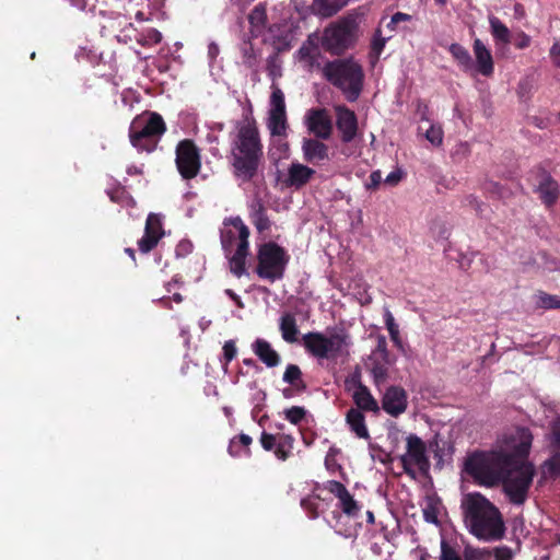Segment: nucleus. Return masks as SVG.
<instances>
[{
    "label": "nucleus",
    "instance_id": "72a5a7b5",
    "mask_svg": "<svg viewBox=\"0 0 560 560\" xmlns=\"http://www.w3.org/2000/svg\"><path fill=\"white\" fill-rule=\"evenodd\" d=\"M295 439L291 434L278 433V443L275 448V456L280 460H287L294 447Z\"/></svg>",
    "mask_w": 560,
    "mask_h": 560
},
{
    "label": "nucleus",
    "instance_id": "58836bf2",
    "mask_svg": "<svg viewBox=\"0 0 560 560\" xmlns=\"http://www.w3.org/2000/svg\"><path fill=\"white\" fill-rule=\"evenodd\" d=\"M271 89H272V92L270 95L269 112L287 113L284 94H283L282 90L275 84H272Z\"/></svg>",
    "mask_w": 560,
    "mask_h": 560
},
{
    "label": "nucleus",
    "instance_id": "0e129e2a",
    "mask_svg": "<svg viewBox=\"0 0 560 560\" xmlns=\"http://www.w3.org/2000/svg\"><path fill=\"white\" fill-rule=\"evenodd\" d=\"M550 58L553 65L560 68V43H555L550 48Z\"/></svg>",
    "mask_w": 560,
    "mask_h": 560
},
{
    "label": "nucleus",
    "instance_id": "9b49d317",
    "mask_svg": "<svg viewBox=\"0 0 560 560\" xmlns=\"http://www.w3.org/2000/svg\"><path fill=\"white\" fill-rule=\"evenodd\" d=\"M175 154V163L180 176L186 180L195 178L201 168V155L194 140H180L176 145Z\"/></svg>",
    "mask_w": 560,
    "mask_h": 560
},
{
    "label": "nucleus",
    "instance_id": "774afa93",
    "mask_svg": "<svg viewBox=\"0 0 560 560\" xmlns=\"http://www.w3.org/2000/svg\"><path fill=\"white\" fill-rule=\"evenodd\" d=\"M225 294L232 300L235 302V304L240 307V308H243L244 307V304L241 300V298L232 290V289H226L225 290Z\"/></svg>",
    "mask_w": 560,
    "mask_h": 560
},
{
    "label": "nucleus",
    "instance_id": "79ce46f5",
    "mask_svg": "<svg viewBox=\"0 0 560 560\" xmlns=\"http://www.w3.org/2000/svg\"><path fill=\"white\" fill-rule=\"evenodd\" d=\"M384 318H385V325L389 332L392 341L396 346L400 347L401 339H400V335H399V329H398V325L395 323V318H394L393 314L389 311H386Z\"/></svg>",
    "mask_w": 560,
    "mask_h": 560
},
{
    "label": "nucleus",
    "instance_id": "2f4dec72",
    "mask_svg": "<svg viewBox=\"0 0 560 560\" xmlns=\"http://www.w3.org/2000/svg\"><path fill=\"white\" fill-rule=\"evenodd\" d=\"M448 52L456 60L458 67L464 71L472 68L474 62L471 56L466 47L458 43H453L448 46Z\"/></svg>",
    "mask_w": 560,
    "mask_h": 560
},
{
    "label": "nucleus",
    "instance_id": "f8f14e48",
    "mask_svg": "<svg viewBox=\"0 0 560 560\" xmlns=\"http://www.w3.org/2000/svg\"><path fill=\"white\" fill-rule=\"evenodd\" d=\"M325 489L338 499V506L350 518H357L361 514L363 505L348 491L346 486L337 480H328Z\"/></svg>",
    "mask_w": 560,
    "mask_h": 560
},
{
    "label": "nucleus",
    "instance_id": "338daca9",
    "mask_svg": "<svg viewBox=\"0 0 560 560\" xmlns=\"http://www.w3.org/2000/svg\"><path fill=\"white\" fill-rule=\"evenodd\" d=\"M370 180H371V183L368 185V188H376L382 180L381 172L380 171L372 172L370 175Z\"/></svg>",
    "mask_w": 560,
    "mask_h": 560
},
{
    "label": "nucleus",
    "instance_id": "13d9d810",
    "mask_svg": "<svg viewBox=\"0 0 560 560\" xmlns=\"http://www.w3.org/2000/svg\"><path fill=\"white\" fill-rule=\"evenodd\" d=\"M400 463H401V466H402V469L408 475V476H411V477H415V470L412 469V460L405 454V455H401L400 456Z\"/></svg>",
    "mask_w": 560,
    "mask_h": 560
},
{
    "label": "nucleus",
    "instance_id": "2eb2a0df",
    "mask_svg": "<svg viewBox=\"0 0 560 560\" xmlns=\"http://www.w3.org/2000/svg\"><path fill=\"white\" fill-rule=\"evenodd\" d=\"M163 235L164 230L161 215L150 213L145 221L144 234L138 242L139 250L144 254L151 252Z\"/></svg>",
    "mask_w": 560,
    "mask_h": 560
},
{
    "label": "nucleus",
    "instance_id": "e433bc0d",
    "mask_svg": "<svg viewBox=\"0 0 560 560\" xmlns=\"http://www.w3.org/2000/svg\"><path fill=\"white\" fill-rule=\"evenodd\" d=\"M107 196L109 197L110 201L120 206H130L135 202L127 189L120 185H115L108 189Z\"/></svg>",
    "mask_w": 560,
    "mask_h": 560
},
{
    "label": "nucleus",
    "instance_id": "c756f323",
    "mask_svg": "<svg viewBox=\"0 0 560 560\" xmlns=\"http://www.w3.org/2000/svg\"><path fill=\"white\" fill-rule=\"evenodd\" d=\"M252 442V438L247 434L236 435L230 441L228 452L232 457L250 456L249 445Z\"/></svg>",
    "mask_w": 560,
    "mask_h": 560
},
{
    "label": "nucleus",
    "instance_id": "dca6fc26",
    "mask_svg": "<svg viewBox=\"0 0 560 560\" xmlns=\"http://www.w3.org/2000/svg\"><path fill=\"white\" fill-rule=\"evenodd\" d=\"M534 191L538 194L546 208H552L560 195L558 182L544 170H540L537 174V184Z\"/></svg>",
    "mask_w": 560,
    "mask_h": 560
},
{
    "label": "nucleus",
    "instance_id": "9d476101",
    "mask_svg": "<svg viewBox=\"0 0 560 560\" xmlns=\"http://www.w3.org/2000/svg\"><path fill=\"white\" fill-rule=\"evenodd\" d=\"M470 525H504L499 510L481 494H471L466 504Z\"/></svg>",
    "mask_w": 560,
    "mask_h": 560
},
{
    "label": "nucleus",
    "instance_id": "ea45409f",
    "mask_svg": "<svg viewBox=\"0 0 560 560\" xmlns=\"http://www.w3.org/2000/svg\"><path fill=\"white\" fill-rule=\"evenodd\" d=\"M547 440L549 450H560V416L549 423Z\"/></svg>",
    "mask_w": 560,
    "mask_h": 560
},
{
    "label": "nucleus",
    "instance_id": "a19ab883",
    "mask_svg": "<svg viewBox=\"0 0 560 560\" xmlns=\"http://www.w3.org/2000/svg\"><path fill=\"white\" fill-rule=\"evenodd\" d=\"M536 304L538 307L544 310H557L560 308V296L540 291L537 294Z\"/></svg>",
    "mask_w": 560,
    "mask_h": 560
},
{
    "label": "nucleus",
    "instance_id": "c03bdc74",
    "mask_svg": "<svg viewBox=\"0 0 560 560\" xmlns=\"http://www.w3.org/2000/svg\"><path fill=\"white\" fill-rule=\"evenodd\" d=\"M425 138L433 145H441L443 142V129L439 125L430 124L429 128L425 130Z\"/></svg>",
    "mask_w": 560,
    "mask_h": 560
},
{
    "label": "nucleus",
    "instance_id": "8fccbe9b",
    "mask_svg": "<svg viewBox=\"0 0 560 560\" xmlns=\"http://www.w3.org/2000/svg\"><path fill=\"white\" fill-rule=\"evenodd\" d=\"M301 506L306 511L311 518L318 516V502L316 498H304L301 501Z\"/></svg>",
    "mask_w": 560,
    "mask_h": 560
},
{
    "label": "nucleus",
    "instance_id": "6ab92c4d",
    "mask_svg": "<svg viewBox=\"0 0 560 560\" xmlns=\"http://www.w3.org/2000/svg\"><path fill=\"white\" fill-rule=\"evenodd\" d=\"M472 51L475 56L474 68L479 74L490 78L494 72V61L491 50L483 44L480 38H475L472 43Z\"/></svg>",
    "mask_w": 560,
    "mask_h": 560
},
{
    "label": "nucleus",
    "instance_id": "c9c22d12",
    "mask_svg": "<svg viewBox=\"0 0 560 560\" xmlns=\"http://www.w3.org/2000/svg\"><path fill=\"white\" fill-rule=\"evenodd\" d=\"M542 469L550 479H560V450H550V457L544 462Z\"/></svg>",
    "mask_w": 560,
    "mask_h": 560
},
{
    "label": "nucleus",
    "instance_id": "6e6d98bb",
    "mask_svg": "<svg viewBox=\"0 0 560 560\" xmlns=\"http://www.w3.org/2000/svg\"><path fill=\"white\" fill-rule=\"evenodd\" d=\"M532 38L525 32L521 31L513 36V44L517 49H525L529 47Z\"/></svg>",
    "mask_w": 560,
    "mask_h": 560
},
{
    "label": "nucleus",
    "instance_id": "a878e982",
    "mask_svg": "<svg viewBox=\"0 0 560 560\" xmlns=\"http://www.w3.org/2000/svg\"><path fill=\"white\" fill-rule=\"evenodd\" d=\"M279 330L281 332L282 339L285 342H296L300 330L296 324L295 316L288 312L283 313L279 319Z\"/></svg>",
    "mask_w": 560,
    "mask_h": 560
},
{
    "label": "nucleus",
    "instance_id": "423d86ee",
    "mask_svg": "<svg viewBox=\"0 0 560 560\" xmlns=\"http://www.w3.org/2000/svg\"><path fill=\"white\" fill-rule=\"evenodd\" d=\"M165 132L166 124L163 117L159 113L145 110L131 120L128 137L138 152L152 153Z\"/></svg>",
    "mask_w": 560,
    "mask_h": 560
},
{
    "label": "nucleus",
    "instance_id": "39448f33",
    "mask_svg": "<svg viewBox=\"0 0 560 560\" xmlns=\"http://www.w3.org/2000/svg\"><path fill=\"white\" fill-rule=\"evenodd\" d=\"M224 226H232L235 231L222 230L221 244L226 256H230L231 272L237 278L242 277L246 271V257L249 249V229L241 217H231L224 219Z\"/></svg>",
    "mask_w": 560,
    "mask_h": 560
},
{
    "label": "nucleus",
    "instance_id": "20e7f679",
    "mask_svg": "<svg viewBox=\"0 0 560 560\" xmlns=\"http://www.w3.org/2000/svg\"><path fill=\"white\" fill-rule=\"evenodd\" d=\"M514 465L511 452H476L467 457L465 471L479 485L495 486L500 483L505 467Z\"/></svg>",
    "mask_w": 560,
    "mask_h": 560
},
{
    "label": "nucleus",
    "instance_id": "bf43d9fd",
    "mask_svg": "<svg viewBox=\"0 0 560 560\" xmlns=\"http://www.w3.org/2000/svg\"><path fill=\"white\" fill-rule=\"evenodd\" d=\"M400 463H401V466H402V469L408 475V476H411V477H415V470L412 469V460L405 454V455H401L400 456Z\"/></svg>",
    "mask_w": 560,
    "mask_h": 560
},
{
    "label": "nucleus",
    "instance_id": "a18cd8bd",
    "mask_svg": "<svg viewBox=\"0 0 560 560\" xmlns=\"http://www.w3.org/2000/svg\"><path fill=\"white\" fill-rule=\"evenodd\" d=\"M386 38L382 36L381 30L377 28L371 43V55H373L375 59H378V57L381 56L382 51L384 50Z\"/></svg>",
    "mask_w": 560,
    "mask_h": 560
},
{
    "label": "nucleus",
    "instance_id": "f704fd0d",
    "mask_svg": "<svg viewBox=\"0 0 560 560\" xmlns=\"http://www.w3.org/2000/svg\"><path fill=\"white\" fill-rule=\"evenodd\" d=\"M506 527H469L470 533L487 541L500 540L504 537Z\"/></svg>",
    "mask_w": 560,
    "mask_h": 560
},
{
    "label": "nucleus",
    "instance_id": "09e8293b",
    "mask_svg": "<svg viewBox=\"0 0 560 560\" xmlns=\"http://www.w3.org/2000/svg\"><path fill=\"white\" fill-rule=\"evenodd\" d=\"M440 560H463L458 552L444 539L441 541Z\"/></svg>",
    "mask_w": 560,
    "mask_h": 560
},
{
    "label": "nucleus",
    "instance_id": "69168bd1",
    "mask_svg": "<svg viewBox=\"0 0 560 560\" xmlns=\"http://www.w3.org/2000/svg\"><path fill=\"white\" fill-rule=\"evenodd\" d=\"M410 20H411V15H409L407 13H402V12H396L395 14L392 15L390 24H398L400 22L410 21Z\"/></svg>",
    "mask_w": 560,
    "mask_h": 560
},
{
    "label": "nucleus",
    "instance_id": "4d7b16f0",
    "mask_svg": "<svg viewBox=\"0 0 560 560\" xmlns=\"http://www.w3.org/2000/svg\"><path fill=\"white\" fill-rule=\"evenodd\" d=\"M497 560H512V551L509 547H499L494 549Z\"/></svg>",
    "mask_w": 560,
    "mask_h": 560
},
{
    "label": "nucleus",
    "instance_id": "f3484780",
    "mask_svg": "<svg viewBox=\"0 0 560 560\" xmlns=\"http://www.w3.org/2000/svg\"><path fill=\"white\" fill-rule=\"evenodd\" d=\"M351 383L354 387L351 395L354 404L353 408L360 409L363 412H373L378 415L381 411L378 401L374 398L370 388L361 382L360 376H353L351 378Z\"/></svg>",
    "mask_w": 560,
    "mask_h": 560
},
{
    "label": "nucleus",
    "instance_id": "4be33fe9",
    "mask_svg": "<svg viewBox=\"0 0 560 560\" xmlns=\"http://www.w3.org/2000/svg\"><path fill=\"white\" fill-rule=\"evenodd\" d=\"M315 173L316 172L314 168L298 162H293L288 170V176L285 179L287 186L301 189L310 183Z\"/></svg>",
    "mask_w": 560,
    "mask_h": 560
},
{
    "label": "nucleus",
    "instance_id": "603ef678",
    "mask_svg": "<svg viewBox=\"0 0 560 560\" xmlns=\"http://www.w3.org/2000/svg\"><path fill=\"white\" fill-rule=\"evenodd\" d=\"M260 444H261V447L265 450V451H273L275 452V448L277 447V443H278V434H271V433H268L266 431H264L260 435Z\"/></svg>",
    "mask_w": 560,
    "mask_h": 560
},
{
    "label": "nucleus",
    "instance_id": "a211bd4d",
    "mask_svg": "<svg viewBox=\"0 0 560 560\" xmlns=\"http://www.w3.org/2000/svg\"><path fill=\"white\" fill-rule=\"evenodd\" d=\"M408 406V396L406 390L400 386H389L383 397H382V406L386 413L392 417H399L402 415Z\"/></svg>",
    "mask_w": 560,
    "mask_h": 560
},
{
    "label": "nucleus",
    "instance_id": "473e14b6",
    "mask_svg": "<svg viewBox=\"0 0 560 560\" xmlns=\"http://www.w3.org/2000/svg\"><path fill=\"white\" fill-rule=\"evenodd\" d=\"M349 0H314L316 12L323 18H330L342 9Z\"/></svg>",
    "mask_w": 560,
    "mask_h": 560
},
{
    "label": "nucleus",
    "instance_id": "49530a36",
    "mask_svg": "<svg viewBox=\"0 0 560 560\" xmlns=\"http://www.w3.org/2000/svg\"><path fill=\"white\" fill-rule=\"evenodd\" d=\"M491 553L486 549L467 547L464 551V560H490Z\"/></svg>",
    "mask_w": 560,
    "mask_h": 560
},
{
    "label": "nucleus",
    "instance_id": "1a4fd4ad",
    "mask_svg": "<svg viewBox=\"0 0 560 560\" xmlns=\"http://www.w3.org/2000/svg\"><path fill=\"white\" fill-rule=\"evenodd\" d=\"M355 25L351 21H342L327 27L323 35V47L334 54L341 55L355 42Z\"/></svg>",
    "mask_w": 560,
    "mask_h": 560
},
{
    "label": "nucleus",
    "instance_id": "c85d7f7f",
    "mask_svg": "<svg viewBox=\"0 0 560 560\" xmlns=\"http://www.w3.org/2000/svg\"><path fill=\"white\" fill-rule=\"evenodd\" d=\"M303 374L299 365L288 364L283 373L282 380L284 383L292 386L298 393L305 392L307 388L306 383L303 381Z\"/></svg>",
    "mask_w": 560,
    "mask_h": 560
},
{
    "label": "nucleus",
    "instance_id": "6e6552de",
    "mask_svg": "<svg viewBox=\"0 0 560 560\" xmlns=\"http://www.w3.org/2000/svg\"><path fill=\"white\" fill-rule=\"evenodd\" d=\"M290 255L276 242H266L258 247L255 272L270 283L283 279Z\"/></svg>",
    "mask_w": 560,
    "mask_h": 560
},
{
    "label": "nucleus",
    "instance_id": "37998d69",
    "mask_svg": "<svg viewBox=\"0 0 560 560\" xmlns=\"http://www.w3.org/2000/svg\"><path fill=\"white\" fill-rule=\"evenodd\" d=\"M306 417V409L301 406H292L284 410V418L292 424L298 425Z\"/></svg>",
    "mask_w": 560,
    "mask_h": 560
},
{
    "label": "nucleus",
    "instance_id": "cd10ccee",
    "mask_svg": "<svg viewBox=\"0 0 560 560\" xmlns=\"http://www.w3.org/2000/svg\"><path fill=\"white\" fill-rule=\"evenodd\" d=\"M489 25L491 35L497 45L499 43L508 45L512 42V35L509 27L498 16L490 15Z\"/></svg>",
    "mask_w": 560,
    "mask_h": 560
},
{
    "label": "nucleus",
    "instance_id": "bb28decb",
    "mask_svg": "<svg viewBox=\"0 0 560 560\" xmlns=\"http://www.w3.org/2000/svg\"><path fill=\"white\" fill-rule=\"evenodd\" d=\"M250 219L258 232L267 231L271 226L267 210L259 199L255 200L250 206Z\"/></svg>",
    "mask_w": 560,
    "mask_h": 560
},
{
    "label": "nucleus",
    "instance_id": "aec40b11",
    "mask_svg": "<svg viewBox=\"0 0 560 560\" xmlns=\"http://www.w3.org/2000/svg\"><path fill=\"white\" fill-rule=\"evenodd\" d=\"M302 153L305 162L313 165H320L329 158V148L322 139L304 138L302 141Z\"/></svg>",
    "mask_w": 560,
    "mask_h": 560
},
{
    "label": "nucleus",
    "instance_id": "5fc2aeb1",
    "mask_svg": "<svg viewBox=\"0 0 560 560\" xmlns=\"http://www.w3.org/2000/svg\"><path fill=\"white\" fill-rule=\"evenodd\" d=\"M374 354L378 355L383 362L390 363L389 361V352L387 350V342L384 336H380L377 338L376 348L374 350Z\"/></svg>",
    "mask_w": 560,
    "mask_h": 560
},
{
    "label": "nucleus",
    "instance_id": "7ed1b4c3",
    "mask_svg": "<svg viewBox=\"0 0 560 560\" xmlns=\"http://www.w3.org/2000/svg\"><path fill=\"white\" fill-rule=\"evenodd\" d=\"M322 74L349 102H355L363 91L364 70L353 57L327 61L322 68Z\"/></svg>",
    "mask_w": 560,
    "mask_h": 560
},
{
    "label": "nucleus",
    "instance_id": "052dcab7",
    "mask_svg": "<svg viewBox=\"0 0 560 560\" xmlns=\"http://www.w3.org/2000/svg\"><path fill=\"white\" fill-rule=\"evenodd\" d=\"M417 113L420 116L422 121H430L429 119V106L422 101H418L417 103Z\"/></svg>",
    "mask_w": 560,
    "mask_h": 560
},
{
    "label": "nucleus",
    "instance_id": "7c9ffc66",
    "mask_svg": "<svg viewBox=\"0 0 560 560\" xmlns=\"http://www.w3.org/2000/svg\"><path fill=\"white\" fill-rule=\"evenodd\" d=\"M267 127L273 137H287V113L269 112Z\"/></svg>",
    "mask_w": 560,
    "mask_h": 560
},
{
    "label": "nucleus",
    "instance_id": "4c0bfd02",
    "mask_svg": "<svg viewBox=\"0 0 560 560\" xmlns=\"http://www.w3.org/2000/svg\"><path fill=\"white\" fill-rule=\"evenodd\" d=\"M162 34L156 28H148L136 36V42L143 47H152L160 44Z\"/></svg>",
    "mask_w": 560,
    "mask_h": 560
},
{
    "label": "nucleus",
    "instance_id": "ddd939ff",
    "mask_svg": "<svg viewBox=\"0 0 560 560\" xmlns=\"http://www.w3.org/2000/svg\"><path fill=\"white\" fill-rule=\"evenodd\" d=\"M305 126L314 138L328 140L334 130L332 120L325 108H311L305 115Z\"/></svg>",
    "mask_w": 560,
    "mask_h": 560
},
{
    "label": "nucleus",
    "instance_id": "de8ad7c7",
    "mask_svg": "<svg viewBox=\"0 0 560 560\" xmlns=\"http://www.w3.org/2000/svg\"><path fill=\"white\" fill-rule=\"evenodd\" d=\"M386 364L387 363H381V362H376L373 364L372 366V375H373V378H374V382L376 385H380L381 383L385 382V380L387 378V374H388V370L386 368Z\"/></svg>",
    "mask_w": 560,
    "mask_h": 560
},
{
    "label": "nucleus",
    "instance_id": "0eeeda50",
    "mask_svg": "<svg viewBox=\"0 0 560 560\" xmlns=\"http://www.w3.org/2000/svg\"><path fill=\"white\" fill-rule=\"evenodd\" d=\"M350 345V337L343 331L329 336L320 331H311L303 336L305 350L318 361L337 362L339 358H347Z\"/></svg>",
    "mask_w": 560,
    "mask_h": 560
},
{
    "label": "nucleus",
    "instance_id": "3c124183",
    "mask_svg": "<svg viewBox=\"0 0 560 560\" xmlns=\"http://www.w3.org/2000/svg\"><path fill=\"white\" fill-rule=\"evenodd\" d=\"M242 55H243V63L252 68L256 63V54L254 51L252 43H245L242 47Z\"/></svg>",
    "mask_w": 560,
    "mask_h": 560
},
{
    "label": "nucleus",
    "instance_id": "680f3d73",
    "mask_svg": "<svg viewBox=\"0 0 560 560\" xmlns=\"http://www.w3.org/2000/svg\"><path fill=\"white\" fill-rule=\"evenodd\" d=\"M402 178V173L400 170H396V171H393L390 172L386 178H385V183L388 184V185H392V186H395L397 185Z\"/></svg>",
    "mask_w": 560,
    "mask_h": 560
},
{
    "label": "nucleus",
    "instance_id": "393cba45",
    "mask_svg": "<svg viewBox=\"0 0 560 560\" xmlns=\"http://www.w3.org/2000/svg\"><path fill=\"white\" fill-rule=\"evenodd\" d=\"M349 430L361 440L369 441L371 435L365 422L364 412L360 409L349 408L345 417Z\"/></svg>",
    "mask_w": 560,
    "mask_h": 560
},
{
    "label": "nucleus",
    "instance_id": "4468645a",
    "mask_svg": "<svg viewBox=\"0 0 560 560\" xmlns=\"http://www.w3.org/2000/svg\"><path fill=\"white\" fill-rule=\"evenodd\" d=\"M336 127L342 143L352 142L359 133V124L355 113L346 105L335 106Z\"/></svg>",
    "mask_w": 560,
    "mask_h": 560
},
{
    "label": "nucleus",
    "instance_id": "f03ea898",
    "mask_svg": "<svg viewBox=\"0 0 560 560\" xmlns=\"http://www.w3.org/2000/svg\"><path fill=\"white\" fill-rule=\"evenodd\" d=\"M533 439L532 431L526 427H517L510 435L514 465L504 468L500 482L509 500L517 505L526 501L535 475L534 465L526 460Z\"/></svg>",
    "mask_w": 560,
    "mask_h": 560
},
{
    "label": "nucleus",
    "instance_id": "5701e85b",
    "mask_svg": "<svg viewBox=\"0 0 560 560\" xmlns=\"http://www.w3.org/2000/svg\"><path fill=\"white\" fill-rule=\"evenodd\" d=\"M250 36L257 38L265 34L268 24L267 3H257L248 13Z\"/></svg>",
    "mask_w": 560,
    "mask_h": 560
},
{
    "label": "nucleus",
    "instance_id": "e2e57ef3",
    "mask_svg": "<svg viewBox=\"0 0 560 560\" xmlns=\"http://www.w3.org/2000/svg\"><path fill=\"white\" fill-rule=\"evenodd\" d=\"M425 522L439 525L438 513L433 506H430L423 511Z\"/></svg>",
    "mask_w": 560,
    "mask_h": 560
},
{
    "label": "nucleus",
    "instance_id": "b1692460",
    "mask_svg": "<svg viewBox=\"0 0 560 560\" xmlns=\"http://www.w3.org/2000/svg\"><path fill=\"white\" fill-rule=\"evenodd\" d=\"M252 350L255 355L267 366L276 368L281 362L280 354L272 348L269 341L262 338H257L252 343Z\"/></svg>",
    "mask_w": 560,
    "mask_h": 560
},
{
    "label": "nucleus",
    "instance_id": "f257e3e1",
    "mask_svg": "<svg viewBox=\"0 0 560 560\" xmlns=\"http://www.w3.org/2000/svg\"><path fill=\"white\" fill-rule=\"evenodd\" d=\"M229 164L233 176L242 183L254 182L265 164L264 143L256 119L246 115L231 135Z\"/></svg>",
    "mask_w": 560,
    "mask_h": 560
},
{
    "label": "nucleus",
    "instance_id": "412c9836",
    "mask_svg": "<svg viewBox=\"0 0 560 560\" xmlns=\"http://www.w3.org/2000/svg\"><path fill=\"white\" fill-rule=\"evenodd\" d=\"M406 455L417 465L422 474H427L430 469V460L427 456V446L424 442L416 434L407 436Z\"/></svg>",
    "mask_w": 560,
    "mask_h": 560
},
{
    "label": "nucleus",
    "instance_id": "864d4df0",
    "mask_svg": "<svg viewBox=\"0 0 560 560\" xmlns=\"http://www.w3.org/2000/svg\"><path fill=\"white\" fill-rule=\"evenodd\" d=\"M237 349L234 340H228L223 345V366L228 364L236 357Z\"/></svg>",
    "mask_w": 560,
    "mask_h": 560
}]
</instances>
